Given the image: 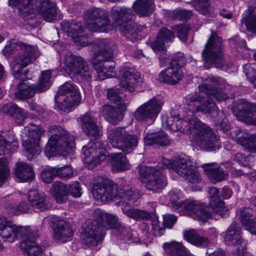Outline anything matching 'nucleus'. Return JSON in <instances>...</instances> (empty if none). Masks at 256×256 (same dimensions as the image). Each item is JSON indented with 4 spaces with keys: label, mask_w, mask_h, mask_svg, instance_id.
<instances>
[{
    "label": "nucleus",
    "mask_w": 256,
    "mask_h": 256,
    "mask_svg": "<svg viewBox=\"0 0 256 256\" xmlns=\"http://www.w3.org/2000/svg\"><path fill=\"white\" fill-rule=\"evenodd\" d=\"M164 122L174 132H185L194 130V142L204 150L212 152L220 148L219 137L209 126L195 116L186 120L178 118L176 114H171L166 118Z\"/></svg>",
    "instance_id": "f257e3e1"
},
{
    "label": "nucleus",
    "mask_w": 256,
    "mask_h": 256,
    "mask_svg": "<svg viewBox=\"0 0 256 256\" xmlns=\"http://www.w3.org/2000/svg\"><path fill=\"white\" fill-rule=\"evenodd\" d=\"M118 218L112 214L104 212L100 209L95 210L93 218L86 222L82 240L88 246H96L104 238L106 229L117 226Z\"/></svg>",
    "instance_id": "f03ea898"
},
{
    "label": "nucleus",
    "mask_w": 256,
    "mask_h": 256,
    "mask_svg": "<svg viewBox=\"0 0 256 256\" xmlns=\"http://www.w3.org/2000/svg\"><path fill=\"white\" fill-rule=\"evenodd\" d=\"M0 221L1 236L5 240L12 242L15 239L21 238L20 245V250L28 256H40L42 253L41 247L36 243L38 234L36 232H31L29 228L9 225L4 226V224Z\"/></svg>",
    "instance_id": "7ed1b4c3"
},
{
    "label": "nucleus",
    "mask_w": 256,
    "mask_h": 256,
    "mask_svg": "<svg viewBox=\"0 0 256 256\" xmlns=\"http://www.w3.org/2000/svg\"><path fill=\"white\" fill-rule=\"evenodd\" d=\"M92 193L94 197L102 202H106L114 198L120 199L126 204H133L136 194L132 187L124 186L118 191V188L112 181L105 178L94 184Z\"/></svg>",
    "instance_id": "20e7f679"
},
{
    "label": "nucleus",
    "mask_w": 256,
    "mask_h": 256,
    "mask_svg": "<svg viewBox=\"0 0 256 256\" xmlns=\"http://www.w3.org/2000/svg\"><path fill=\"white\" fill-rule=\"evenodd\" d=\"M50 136L46 146L44 152L48 158L62 152H72L75 146L74 137L61 126H50L48 130Z\"/></svg>",
    "instance_id": "39448f33"
},
{
    "label": "nucleus",
    "mask_w": 256,
    "mask_h": 256,
    "mask_svg": "<svg viewBox=\"0 0 256 256\" xmlns=\"http://www.w3.org/2000/svg\"><path fill=\"white\" fill-rule=\"evenodd\" d=\"M111 16L116 28L128 40L132 42L138 40V33L146 29V25L133 22L134 16L130 9L122 8H113Z\"/></svg>",
    "instance_id": "423d86ee"
},
{
    "label": "nucleus",
    "mask_w": 256,
    "mask_h": 256,
    "mask_svg": "<svg viewBox=\"0 0 256 256\" xmlns=\"http://www.w3.org/2000/svg\"><path fill=\"white\" fill-rule=\"evenodd\" d=\"M158 167L162 169H172L178 175L191 183L198 184L202 180L196 168L190 160L184 158H176L173 161L163 158L158 164Z\"/></svg>",
    "instance_id": "0eeeda50"
},
{
    "label": "nucleus",
    "mask_w": 256,
    "mask_h": 256,
    "mask_svg": "<svg viewBox=\"0 0 256 256\" xmlns=\"http://www.w3.org/2000/svg\"><path fill=\"white\" fill-rule=\"evenodd\" d=\"M64 70L74 80L79 82L88 83L92 79L93 70L84 60L74 54H66L64 60Z\"/></svg>",
    "instance_id": "6e6552de"
},
{
    "label": "nucleus",
    "mask_w": 256,
    "mask_h": 256,
    "mask_svg": "<svg viewBox=\"0 0 256 256\" xmlns=\"http://www.w3.org/2000/svg\"><path fill=\"white\" fill-rule=\"evenodd\" d=\"M108 139L114 148L126 154H130L137 146L138 138L124 127H115L108 130Z\"/></svg>",
    "instance_id": "1a4fd4ad"
},
{
    "label": "nucleus",
    "mask_w": 256,
    "mask_h": 256,
    "mask_svg": "<svg viewBox=\"0 0 256 256\" xmlns=\"http://www.w3.org/2000/svg\"><path fill=\"white\" fill-rule=\"evenodd\" d=\"M223 46L222 38L212 32L202 52L204 60L207 63L214 64L215 66L223 70H228L223 60Z\"/></svg>",
    "instance_id": "9d476101"
},
{
    "label": "nucleus",
    "mask_w": 256,
    "mask_h": 256,
    "mask_svg": "<svg viewBox=\"0 0 256 256\" xmlns=\"http://www.w3.org/2000/svg\"><path fill=\"white\" fill-rule=\"evenodd\" d=\"M84 20L92 32H107L112 28L108 12L101 8L88 9L84 13Z\"/></svg>",
    "instance_id": "9b49d317"
},
{
    "label": "nucleus",
    "mask_w": 256,
    "mask_h": 256,
    "mask_svg": "<svg viewBox=\"0 0 256 256\" xmlns=\"http://www.w3.org/2000/svg\"><path fill=\"white\" fill-rule=\"evenodd\" d=\"M84 20L92 32H107L112 28L108 12L101 8L88 9L84 13Z\"/></svg>",
    "instance_id": "f8f14e48"
},
{
    "label": "nucleus",
    "mask_w": 256,
    "mask_h": 256,
    "mask_svg": "<svg viewBox=\"0 0 256 256\" xmlns=\"http://www.w3.org/2000/svg\"><path fill=\"white\" fill-rule=\"evenodd\" d=\"M55 100L57 107L61 110L66 112L80 103L81 96L77 87L67 82L59 88Z\"/></svg>",
    "instance_id": "ddd939ff"
},
{
    "label": "nucleus",
    "mask_w": 256,
    "mask_h": 256,
    "mask_svg": "<svg viewBox=\"0 0 256 256\" xmlns=\"http://www.w3.org/2000/svg\"><path fill=\"white\" fill-rule=\"evenodd\" d=\"M24 131L28 138L23 140L22 146L24 149L25 156L28 160H32L42 152L39 141L42 130L40 126L30 124L24 128Z\"/></svg>",
    "instance_id": "4468645a"
},
{
    "label": "nucleus",
    "mask_w": 256,
    "mask_h": 256,
    "mask_svg": "<svg viewBox=\"0 0 256 256\" xmlns=\"http://www.w3.org/2000/svg\"><path fill=\"white\" fill-rule=\"evenodd\" d=\"M84 161L89 169H93L105 160L107 150L99 142H90L82 147Z\"/></svg>",
    "instance_id": "2eb2a0df"
},
{
    "label": "nucleus",
    "mask_w": 256,
    "mask_h": 256,
    "mask_svg": "<svg viewBox=\"0 0 256 256\" xmlns=\"http://www.w3.org/2000/svg\"><path fill=\"white\" fill-rule=\"evenodd\" d=\"M185 64V58L182 56H174L168 62V66L163 70L158 76L160 82L175 84L182 78L183 74L180 68Z\"/></svg>",
    "instance_id": "dca6fc26"
},
{
    "label": "nucleus",
    "mask_w": 256,
    "mask_h": 256,
    "mask_svg": "<svg viewBox=\"0 0 256 256\" xmlns=\"http://www.w3.org/2000/svg\"><path fill=\"white\" fill-rule=\"evenodd\" d=\"M161 168L146 166L140 170V174L146 178L145 186L149 190L159 192L167 184Z\"/></svg>",
    "instance_id": "f3484780"
},
{
    "label": "nucleus",
    "mask_w": 256,
    "mask_h": 256,
    "mask_svg": "<svg viewBox=\"0 0 256 256\" xmlns=\"http://www.w3.org/2000/svg\"><path fill=\"white\" fill-rule=\"evenodd\" d=\"M162 106L160 100L153 98L136 110L134 112L135 118L140 122L152 124L161 110Z\"/></svg>",
    "instance_id": "a211bd4d"
},
{
    "label": "nucleus",
    "mask_w": 256,
    "mask_h": 256,
    "mask_svg": "<svg viewBox=\"0 0 256 256\" xmlns=\"http://www.w3.org/2000/svg\"><path fill=\"white\" fill-rule=\"evenodd\" d=\"M44 222L52 226L54 239L58 242L64 243L72 240L73 232L66 220L56 216L46 218Z\"/></svg>",
    "instance_id": "6ab92c4d"
},
{
    "label": "nucleus",
    "mask_w": 256,
    "mask_h": 256,
    "mask_svg": "<svg viewBox=\"0 0 256 256\" xmlns=\"http://www.w3.org/2000/svg\"><path fill=\"white\" fill-rule=\"evenodd\" d=\"M17 142L12 134L8 136V138H4L0 134V156L9 152L12 146L17 148ZM10 176V171L8 167V162L4 157L0 158V186H2Z\"/></svg>",
    "instance_id": "aec40b11"
},
{
    "label": "nucleus",
    "mask_w": 256,
    "mask_h": 256,
    "mask_svg": "<svg viewBox=\"0 0 256 256\" xmlns=\"http://www.w3.org/2000/svg\"><path fill=\"white\" fill-rule=\"evenodd\" d=\"M236 104L232 110L238 120L256 126V104L244 99L238 100Z\"/></svg>",
    "instance_id": "412c9836"
},
{
    "label": "nucleus",
    "mask_w": 256,
    "mask_h": 256,
    "mask_svg": "<svg viewBox=\"0 0 256 256\" xmlns=\"http://www.w3.org/2000/svg\"><path fill=\"white\" fill-rule=\"evenodd\" d=\"M3 54L6 56H10L16 52H18L16 57H28L29 58H36L39 56L37 48L24 44L22 42H16L12 40L6 44L3 49Z\"/></svg>",
    "instance_id": "4be33fe9"
},
{
    "label": "nucleus",
    "mask_w": 256,
    "mask_h": 256,
    "mask_svg": "<svg viewBox=\"0 0 256 256\" xmlns=\"http://www.w3.org/2000/svg\"><path fill=\"white\" fill-rule=\"evenodd\" d=\"M38 13L46 22H51L56 19V4L51 0H32L31 14Z\"/></svg>",
    "instance_id": "5701e85b"
},
{
    "label": "nucleus",
    "mask_w": 256,
    "mask_h": 256,
    "mask_svg": "<svg viewBox=\"0 0 256 256\" xmlns=\"http://www.w3.org/2000/svg\"><path fill=\"white\" fill-rule=\"evenodd\" d=\"M206 81L210 84L204 83L199 86L198 89L200 92H202L208 98L212 97L217 101L225 100L228 98V94L221 89H217L212 86H219L220 80L218 77L213 76H208L206 78Z\"/></svg>",
    "instance_id": "b1692460"
},
{
    "label": "nucleus",
    "mask_w": 256,
    "mask_h": 256,
    "mask_svg": "<svg viewBox=\"0 0 256 256\" xmlns=\"http://www.w3.org/2000/svg\"><path fill=\"white\" fill-rule=\"evenodd\" d=\"M95 52L94 57L106 56L112 58V50L115 48L113 40L109 38H96L92 44Z\"/></svg>",
    "instance_id": "393cba45"
},
{
    "label": "nucleus",
    "mask_w": 256,
    "mask_h": 256,
    "mask_svg": "<svg viewBox=\"0 0 256 256\" xmlns=\"http://www.w3.org/2000/svg\"><path fill=\"white\" fill-rule=\"evenodd\" d=\"M112 58L106 56L94 57L92 64L93 68L97 72L98 76L100 80H103L108 77H110L109 72H112L114 66Z\"/></svg>",
    "instance_id": "a878e982"
},
{
    "label": "nucleus",
    "mask_w": 256,
    "mask_h": 256,
    "mask_svg": "<svg viewBox=\"0 0 256 256\" xmlns=\"http://www.w3.org/2000/svg\"><path fill=\"white\" fill-rule=\"evenodd\" d=\"M182 206L188 212L193 214L194 218L204 220L210 217V208L207 206L200 204L196 201L188 200L182 202Z\"/></svg>",
    "instance_id": "bb28decb"
},
{
    "label": "nucleus",
    "mask_w": 256,
    "mask_h": 256,
    "mask_svg": "<svg viewBox=\"0 0 256 256\" xmlns=\"http://www.w3.org/2000/svg\"><path fill=\"white\" fill-rule=\"evenodd\" d=\"M210 195V206H208L210 208V216L214 212L222 216H224L228 212V208L224 206V203L221 200L218 193V190L216 188H212L208 191Z\"/></svg>",
    "instance_id": "cd10ccee"
},
{
    "label": "nucleus",
    "mask_w": 256,
    "mask_h": 256,
    "mask_svg": "<svg viewBox=\"0 0 256 256\" xmlns=\"http://www.w3.org/2000/svg\"><path fill=\"white\" fill-rule=\"evenodd\" d=\"M231 134L232 138L238 144L251 152H256V134H250L239 129L233 130Z\"/></svg>",
    "instance_id": "c85d7f7f"
},
{
    "label": "nucleus",
    "mask_w": 256,
    "mask_h": 256,
    "mask_svg": "<svg viewBox=\"0 0 256 256\" xmlns=\"http://www.w3.org/2000/svg\"><path fill=\"white\" fill-rule=\"evenodd\" d=\"M82 127L86 136L90 138H98L102 134L100 128L96 124V120L90 113L81 116Z\"/></svg>",
    "instance_id": "c756f323"
},
{
    "label": "nucleus",
    "mask_w": 256,
    "mask_h": 256,
    "mask_svg": "<svg viewBox=\"0 0 256 256\" xmlns=\"http://www.w3.org/2000/svg\"><path fill=\"white\" fill-rule=\"evenodd\" d=\"M119 76L122 78L120 82L121 87L130 92H133L140 78V74L134 72L132 68H123L120 70Z\"/></svg>",
    "instance_id": "7c9ffc66"
},
{
    "label": "nucleus",
    "mask_w": 256,
    "mask_h": 256,
    "mask_svg": "<svg viewBox=\"0 0 256 256\" xmlns=\"http://www.w3.org/2000/svg\"><path fill=\"white\" fill-rule=\"evenodd\" d=\"M224 241L228 245L234 246L236 251L238 247L242 248L244 244L246 246V243L242 239L240 228L236 222H233L228 228L225 234Z\"/></svg>",
    "instance_id": "2f4dec72"
},
{
    "label": "nucleus",
    "mask_w": 256,
    "mask_h": 256,
    "mask_svg": "<svg viewBox=\"0 0 256 256\" xmlns=\"http://www.w3.org/2000/svg\"><path fill=\"white\" fill-rule=\"evenodd\" d=\"M174 33L166 28H162L158 34L156 39L151 44V47L156 52L164 53L166 51L165 44L171 42L174 38Z\"/></svg>",
    "instance_id": "473e14b6"
},
{
    "label": "nucleus",
    "mask_w": 256,
    "mask_h": 256,
    "mask_svg": "<svg viewBox=\"0 0 256 256\" xmlns=\"http://www.w3.org/2000/svg\"><path fill=\"white\" fill-rule=\"evenodd\" d=\"M126 110H122L118 107H114L109 104H105L102 108V114L108 122L113 124H116L124 118V112Z\"/></svg>",
    "instance_id": "72a5a7b5"
},
{
    "label": "nucleus",
    "mask_w": 256,
    "mask_h": 256,
    "mask_svg": "<svg viewBox=\"0 0 256 256\" xmlns=\"http://www.w3.org/2000/svg\"><path fill=\"white\" fill-rule=\"evenodd\" d=\"M15 176L23 182L32 181L34 177V173L32 166L22 161H18L14 168Z\"/></svg>",
    "instance_id": "f704fd0d"
},
{
    "label": "nucleus",
    "mask_w": 256,
    "mask_h": 256,
    "mask_svg": "<svg viewBox=\"0 0 256 256\" xmlns=\"http://www.w3.org/2000/svg\"><path fill=\"white\" fill-rule=\"evenodd\" d=\"M28 200L36 211H44L50 207L46 195L40 194L36 190H30L28 192Z\"/></svg>",
    "instance_id": "c9c22d12"
},
{
    "label": "nucleus",
    "mask_w": 256,
    "mask_h": 256,
    "mask_svg": "<svg viewBox=\"0 0 256 256\" xmlns=\"http://www.w3.org/2000/svg\"><path fill=\"white\" fill-rule=\"evenodd\" d=\"M215 163L204 164L202 167L209 178L214 182L222 181L228 178V174Z\"/></svg>",
    "instance_id": "e433bc0d"
},
{
    "label": "nucleus",
    "mask_w": 256,
    "mask_h": 256,
    "mask_svg": "<svg viewBox=\"0 0 256 256\" xmlns=\"http://www.w3.org/2000/svg\"><path fill=\"white\" fill-rule=\"evenodd\" d=\"M36 58H29L28 57L18 56L15 57L12 62V69L13 70V74L15 78L24 80L26 75L20 72L22 68L32 63Z\"/></svg>",
    "instance_id": "4c0bfd02"
},
{
    "label": "nucleus",
    "mask_w": 256,
    "mask_h": 256,
    "mask_svg": "<svg viewBox=\"0 0 256 256\" xmlns=\"http://www.w3.org/2000/svg\"><path fill=\"white\" fill-rule=\"evenodd\" d=\"M203 93L199 90V92H195L188 95L185 100V104L188 110L192 112L195 114L200 112V110L204 100V96Z\"/></svg>",
    "instance_id": "58836bf2"
},
{
    "label": "nucleus",
    "mask_w": 256,
    "mask_h": 256,
    "mask_svg": "<svg viewBox=\"0 0 256 256\" xmlns=\"http://www.w3.org/2000/svg\"><path fill=\"white\" fill-rule=\"evenodd\" d=\"M163 248L168 256H188L189 254L188 250L180 242L173 240L165 242Z\"/></svg>",
    "instance_id": "ea45409f"
},
{
    "label": "nucleus",
    "mask_w": 256,
    "mask_h": 256,
    "mask_svg": "<svg viewBox=\"0 0 256 256\" xmlns=\"http://www.w3.org/2000/svg\"><path fill=\"white\" fill-rule=\"evenodd\" d=\"M32 0H9L10 5L18 6V10L26 20H32L34 14H31Z\"/></svg>",
    "instance_id": "a19ab883"
},
{
    "label": "nucleus",
    "mask_w": 256,
    "mask_h": 256,
    "mask_svg": "<svg viewBox=\"0 0 256 256\" xmlns=\"http://www.w3.org/2000/svg\"><path fill=\"white\" fill-rule=\"evenodd\" d=\"M61 26L64 32L73 38H77L82 36V33L84 30L81 22H70L64 20L61 23Z\"/></svg>",
    "instance_id": "79ce46f5"
},
{
    "label": "nucleus",
    "mask_w": 256,
    "mask_h": 256,
    "mask_svg": "<svg viewBox=\"0 0 256 256\" xmlns=\"http://www.w3.org/2000/svg\"><path fill=\"white\" fill-rule=\"evenodd\" d=\"M109 160L113 167L118 172L130 168L129 162L126 156L122 153H112L110 155Z\"/></svg>",
    "instance_id": "37998d69"
},
{
    "label": "nucleus",
    "mask_w": 256,
    "mask_h": 256,
    "mask_svg": "<svg viewBox=\"0 0 256 256\" xmlns=\"http://www.w3.org/2000/svg\"><path fill=\"white\" fill-rule=\"evenodd\" d=\"M154 4L152 0H136L132 5L134 10L138 14L149 16L154 10Z\"/></svg>",
    "instance_id": "c03bdc74"
},
{
    "label": "nucleus",
    "mask_w": 256,
    "mask_h": 256,
    "mask_svg": "<svg viewBox=\"0 0 256 256\" xmlns=\"http://www.w3.org/2000/svg\"><path fill=\"white\" fill-rule=\"evenodd\" d=\"M52 192L58 203L62 204L67 200L69 194L68 188L62 182H55L52 184Z\"/></svg>",
    "instance_id": "a18cd8bd"
},
{
    "label": "nucleus",
    "mask_w": 256,
    "mask_h": 256,
    "mask_svg": "<svg viewBox=\"0 0 256 256\" xmlns=\"http://www.w3.org/2000/svg\"><path fill=\"white\" fill-rule=\"evenodd\" d=\"M200 112L207 114L213 120L216 116H224V112L220 111L215 102L212 100L204 98Z\"/></svg>",
    "instance_id": "49530a36"
},
{
    "label": "nucleus",
    "mask_w": 256,
    "mask_h": 256,
    "mask_svg": "<svg viewBox=\"0 0 256 256\" xmlns=\"http://www.w3.org/2000/svg\"><path fill=\"white\" fill-rule=\"evenodd\" d=\"M184 236L186 240L196 246H206L209 244L207 238L200 236L193 230L186 231Z\"/></svg>",
    "instance_id": "de8ad7c7"
},
{
    "label": "nucleus",
    "mask_w": 256,
    "mask_h": 256,
    "mask_svg": "<svg viewBox=\"0 0 256 256\" xmlns=\"http://www.w3.org/2000/svg\"><path fill=\"white\" fill-rule=\"evenodd\" d=\"M123 213L127 216L136 220H148L150 218V213L135 208H122Z\"/></svg>",
    "instance_id": "09e8293b"
},
{
    "label": "nucleus",
    "mask_w": 256,
    "mask_h": 256,
    "mask_svg": "<svg viewBox=\"0 0 256 256\" xmlns=\"http://www.w3.org/2000/svg\"><path fill=\"white\" fill-rule=\"evenodd\" d=\"M52 78V71L46 70L42 71L40 76L38 82L36 86V90L38 92L46 90L50 86V80Z\"/></svg>",
    "instance_id": "8fccbe9b"
},
{
    "label": "nucleus",
    "mask_w": 256,
    "mask_h": 256,
    "mask_svg": "<svg viewBox=\"0 0 256 256\" xmlns=\"http://www.w3.org/2000/svg\"><path fill=\"white\" fill-rule=\"evenodd\" d=\"M20 84L18 82V89L14 94L15 97L20 100L30 98L34 96L36 92H38L34 84L32 86L23 84L21 86Z\"/></svg>",
    "instance_id": "3c124183"
},
{
    "label": "nucleus",
    "mask_w": 256,
    "mask_h": 256,
    "mask_svg": "<svg viewBox=\"0 0 256 256\" xmlns=\"http://www.w3.org/2000/svg\"><path fill=\"white\" fill-rule=\"evenodd\" d=\"M107 98L112 102L115 103L122 108L126 110L128 102L126 103L122 98V94L118 89L110 88L107 92Z\"/></svg>",
    "instance_id": "603ef678"
},
{
    "label": "nucleus",
    "mask_w": 256,
    "mask_h": 256,
    "mask_svg": "<svg viewBox=\"0 0 256 256\" xmlns=\"http://www.w3.org/2000/svg\"><path fill=\"white\" fill-rule=\"evenodd\" d=\"M210 0H194V6L196 11L206 16H212L213 8L209 3Z\"/></svg>",
    "instance_id": "864d4df0"
},
{
    "label": "nucleus",
    "mask_w": 256,
    "mask_h": 256,
    "mask_svg": "<svg viewBox=\"0 0 256 256\" xmlns=\"http://www.w3.org/2000/svg\"><path fill=\"white\" fill-rule=\"evenodd\" d=\"M246 12V16H244L241 22L242 24H244L248 30L256 32V14L253 16L252 12Z\"/></svg>",
    "instance_id": "5fc2aeb1"
},
{
    "label": "nucleus",
    "mask_w": 256,
    "mask_h": 256,
    "mask_svg": "<svg viewBox=\"0 0 256 256\" xmlns=\"http://www.w3.org/2000/svg\"><path fill=\"white\" fill-rule=\"evenodd\" d=\"M244 72L250 81L256 88V65L246 64L243 66Z\"/></svg>",
    "instance_id": "6e6d98bb"
},
{
    "label": "nucleus",
    "mask_w": 256,
    "mask_h": 256,
    "mask_svg": "<svg viewBox=\"0 0 256 256\" xmlns=\"http://www.w3.org/2000/svg\"><path fill=\"white\" fill-rule=\"evenodd\" d=\"M56 176L64 180H68L74 176V172L68 165L60 168H56Z\"/></svg>",
    "instance_id": "4d7b16f0"
},
{
    "label": "nucleus",
    "mask_w": 256,
    "mask_h": 256,
    "mask_svg": "<svg viewBox=\"0 0 256 256\" xmlns=\"http://www.w3.org/2000/svg\"><path fill=\"white\" fill-rule=\"evenodd\" d=\"M218 130L222 132H227L230 128V124L226 118L225 114L224 116H216L213 120Z\"/></svg>",
    "instance_id": "13d9d810"
},
{
    "label": "nucleus",
    "mask_w": 256,
    "mask_h": 256,
    "mask_svg": "<svg viewBox=\"0 0 256 256\" xmlns=\"http://www.w3.org/2000/svg\"><path fill=\"white\" fill-rule=\"evenodd\" d=\"M55 167L44 170L41 172V178L46 183L51 182L56 176Z\"/></svg>",
    "instance_id": "bf43d9fd"
},
{
    "label": "nucleus",
    "mask_w": 256,
    "mask_h": 256,
    "mask_svg": "<svg viewBox=\"0 0 256 256\" xmlns=\"http://www.w3.org/2000/svg\"><path fill=\"white\" fill-rule=\"evenodd\" d=\"M170 206L175 209H178L182 206V200L179 198L177 192L174 190H171L169 193Z\"/></svg>",
    "instance_id": "052dcab7"
},
{
    "label": "nucleus",
    "mask_w": 256,
    "mask_h": 256,
    "mask_svg": "<svg viewBox=\"0 0 256 256\" xmlns=\"http://www.w3.org/2000/svg\"><path fill=\"white\" fill-rule=\"evenodd\" d=\"M240 218L242 225L244 226L252 220L250 218L252 216V211L249 208H241L240 210Z\"/></svg>",
    "instance_id": "680f3d73"
},
{
    "label": "nucleus",
    "mask_w": 256,
    "mask_h": 256,
    "mask_svg": "<svg viewBox=\"0 0 256 256\" xmlns=\"http://www.w3.org/2000/svg\"><path fill=\"white\" fill-rule=\"evenodd\" d=\"M152 231L154 236H160L164 234L165 232L164 228L160 226V222L157 218L152 220Z\"/></svg>",
    "instance_id": "e2e57ef3"
},
{
    "label": "nucleus",
    "mask_w": 256,
    "mask_h": 256,
    "mask_svg": "<svg viewBox=\"0 0 256 256\" xmlns=\"http://www.w3.org/2000/svg\"><path fill=\"white\" fill-rule=\"evenodd\" d=\"M176 31L178 34V37L182 42H186L187 40V34L189 28L186 25L178 26H176Z\"/></svg>",
    "instance_id": "0e129e2a"
},
{
    "label": "nucleus",
    "mask_w": 256,
    "mask_h": 256,
    "mask_svg": "<svg viewBox=\"0 0 256 256\" xmlns=\"http://www.w3.org/2000/svg\"><path fill=\"white\" fill-rule=\"evenodd\" d=\"M68 192L74 198H78L82 195L81 188L78 182H74L68 186Z\"/></svg>",
    "instance_id": "69168bd1"
},
{
    "label": "nucleus",
    "mask_w": 256,
    "mask_h": 256,
    "mask_svg": "<svg viewBox=\"0 0 256 256\" xmlns=\"http://www.w3.org/2000/svg\"><path fill=\"white\" fill-rule=\"evenodd\" d=\"M12 117L18 124H21L24 119L26 118L27 116L24 110L18 106Z\"/></svg>",
    "instance_id": "338daca9"
},
{
    "label": "nucleus",
    "mask_w": 256,
    "mask_h": 256,
    "mask_svg": "<svg viewBox=\"0 0 256 256\" xmlns=\"http://www.w3.org/2000/svg\"><path fill=\"white\" fill-rule=\"evenodd\" d=\"M18 108V106L16 104L13 102H9L4 105L1 108L0 110L2 112L12 116L14 115V112Z\"/></svg>",
    "instance_id": "774afa93"
}]
</instances>
